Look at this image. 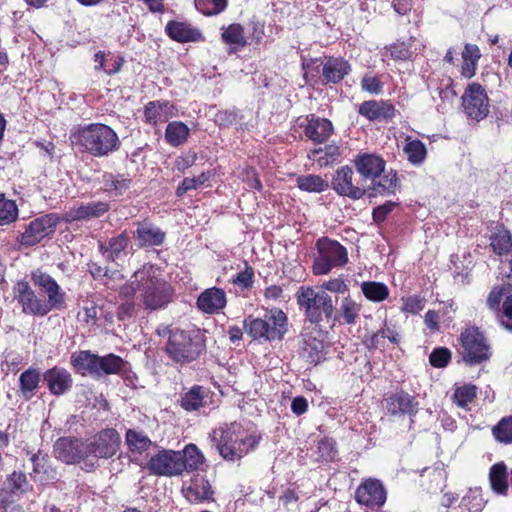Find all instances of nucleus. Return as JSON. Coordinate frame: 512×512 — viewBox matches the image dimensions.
<instances>
[{
    "label": "nucleus",
    "mask_w": 512,
    "mask_h": 512,
    "mask_svg": "<svg viewBox=\"0 0 512 512\" xmlns=\"http://www.w3.org/2000/svg\"><path fill=\"white\" fill-rule=\"evenodd\" d=\"M156 271L155 265L145 263L134 272V276L139 278L141 304L149 311L165 309L175 296L173 286Z\"/></svg>",
    "instance_id": "nucleus-5"
},
{
    "label": "nucleus",
    "mask_w": 512,
    "mask_h": 512,
    "mask_svg": "<svg viewBox=\"0 0 512 512\" xmlns=\"http://www.w3.org/2000/svg\"><path fill=\"white\" fill-rule=\"evenodd\" d=\"M181 465L180 451L163 448L149 458L144 469L158 477H177L182 475Z\"/></svg>",
    "instance_id": "nucleus-15"
},
{
    "label": "nucleus",
    "mask_w": 512,
    "mask_h": 512,
    "mask_svg": "<svg viewBox=\"0 0 512 512\" xmlns=\"http://www.w3.org/2000/svg\"><path fill=\"white\" fill-rule=\"evenodd\" d=\"M486 305L495 314L499 325L512 332V284L493 286L488 293Z\"/></svg>",
    "instance_id": "nucleus-11"
},
{
    "label": "nucleus",
    "mask_w": 512,
    "mask_h": 512,
    "mask_svg": "<svg viewBox=\"0 0 512 512\" xmlns=\"http://www.w3.org/2000/svg\"><path fill=\"white\" fill-rule=\"evenodd\" d=\"M189 135L190 129L182 121L170 122L165 130V140L173 147L183 145L187 141Z\"/></svg>",
    "instance_id": "nucleus-50"
},
{
    "label": "nucleus",
    "mask_w": 512,
    "mask_h": 512,
    "mask_svg": "<svg viewBox=\"0 0 512 512\" xmlns=\"http://www.w3.org/2000/svg\"><path fill=\"white\" fill-rule=\"evenodd\" d=\"M332 189L340 196L348 197L352 200H359L366 195V184L359 179L354 178L353 168L344 165L339 167L331 180Z\"/></svg>",
    "instance_id": "nucleus-17"
},
{
    "label": "nucleus",
    "mask_w": 512,
    "mask_h": 512,
    "mask_svg": "<svg viewBox=\"0 0 512 512\" xmlns=\"http://www.w3.org/2000/svg\"><path fill=\"white\" fill-rule=\"evenodd\" d=\"M127 362L119 355L109 353L96 356V372L94 378L107 375H121L125 371Z\"/></svg>",
    "instance_id": "nucleus-36"
},
{
    "label": "nucleus",
    "mask_w": 512,
    "mask_h": 512,
    "mask_svg": "<svg viewBox=\"0 0 512 512\" xmlns=\"http://www.w3.org/2000/svg\"><path fill=\"white\" fill-rule=\"evenodd\" d=\"M481 51L476 44L466 43L462 51L461 75L470 79L476 74Z\"/></svg>",
    "instance_id": "nucleus-45"
},
{
    "label": "nucleus",
    "mask_w": 512,
    "mask_h": 512,
    "mask_svg": "<svg viewBox=\"0 0 512 512\" xmlns=\"http://www.w3.org/2000/svg\"><path fill=\"white\" fill-rule=\"evenodd\" d=\"M403 152L408 162L416 167L421 166L427 158V148L425 144L419 139H412L410 136H407L405 139Z\"/></svg>",
    "instance_id": "nucleus-47"
},
{
    "label": "nucleus",
    "mask_w": 512,
    "mask_h": 512,
    "mask_svg": "<svg viewBox=\"0 0 512 512\" xmlns=\"http://www.w3.org/2000/svg\"><path fill=\"white\" fill-rule=\"evenodd\" d=\"M197 158V153L189 150L175 159V169L180 173H185L187 169L191 168L196 163Z\"/></svg>",
    "instance_id": "nucleus-63"
},
{
    "label": "nucleus",
    "mask_w": 512,
    "mask_h": 512,
    "mask_svg": "<svg viewBox=\"0 0 512 512\" xmlns=\"http://www.w3.org/2000/svg\"><path fill=\"white\" fill-rule=\"evenodd\" d=\"M210 438L220 456L228 462L241 460L254 451L262 439L261 435L248 433L237 421L221 423L212 430Z\"/></svg>",
    "instance_id": "nucleus-2"
},
{
    "label": "nucleus",
    "mask_w": 512,
    "mask_h": 512,
    "mask_svg": "<svg viewBox=\"0 0 512 512\" xmlns=\"http://www.w3.org/2000/svg\"><path fill=\"white\" fill-rule=\"evenodd\" d=\"M462 359L469 366L483 364L492 356L491 346L484 332L477 326H466L460 334Z\"/></svg>",
    "instance_id": "nucleus-9"
},
{
    "label": "nucleus",
    "mask_w": 512,
    "mask_h": 512,
    "mask_svg": "<svg viewBox=\"0 0 512 512\" xmlns=\"http://www.w3.org/2000/svg\"><path fill=\"white\" fill-rule=\"evenodd\" d=\"M175 105L168 100H153L145 104L143 109L144 122L157 126L167 122L173 116Z\"/></svg>",
    "instance_id": "nucleus-33"
},
{
    "label": "nucleus",
    "mask_w": 512,
    "mask_h": 512,
    "mask_svg": "<svg viewBox=\"0 0 512 512\" xmlns=\"http://www.w3.org/2000/svg\"><path fill=\"white\" fill-rule=\"evenodd\" d=\"M316 461L322 464L332 463L338 460V448L335 439L325 436L317 442Z\"/></svg>",
    "instance_id": "nucleus-49"
},
{
    "label": "nucleus",
    "mask_w": 512,
    "mask_h": 512,
    "mask_svg": "<svg viewBox=\"0 0 512 512\" xmlns=\"http://www.w3.org/2000/svg\"><path fill=\"white\" fill-rule=\"evenodd\" d=\"M96 356L90 350H81L71 355L70 364L74 371L81 376L94 377L96 372Z\"/></svg>",
    "instance_id": "nucleus-41"
},
{
    "label": "nucleus",
    "mask_w": 512,
    "mask_h": 512,
    "mask_svg": "<svg viewBox=\"0 0 512 512\" xmlns=\"http://www.w3.org/2000/svg\"><path fill=\"white\" fill-rule=\"evenodd\" d=\"M155 333L166 338L163 352L172 365L184 367L198 361L207 349L206 330L192 327L183 329L159 324Z\"/></svg>",
    "instance_id": "nucleus-1"
},
{
    "label": "nucleus",
    "mask_w": 512,
    "mask_h": 512,
    "mask_svg": "<svg viewBox=\"0 0 512 512\" xmlns=\"http://www.w3.org/2000/svg\"><path fill=\"white\" fill-rule=\"evenodd\" d=\"M110 210V204L105 201L91 202L81 204L76 208H71L65 213L64 220L66 222L90 220L99 218Z\"/></svg>",
    "instance_id": "nucleus-34"
},
{
    "label": "nucleus",
    "mask_w": 512,
    "mask_h": 512,
    "mask_svg": "<svg viewBox=\"0 0 512 512\" xmlns=\"http://www.w3.org/2000/svg\"><path fill=\"white\" fill-rule=\"evenodd\" d=\"M19 209L14 200L7 199L0 194V225H10L18 219Z\"/></svg>",
    "instance_id": "nucleus-56"
},
{
    "label": "nucleus",
    "mask_w": 512,
    "mask_h": 512,
    "mask_svg": "<svg viewBox=\"0 0 512 512\" xmlns=\"http://www.w3.org/2000/svg\"><path fill=\"white\" fill-rule=\"evenodd\" d=\"M138 280L139 278L137 279L133 273L131 279L120 287L119 296L122 300L134 301L136 293H140V283Z\"/></svg>",
    "instance_id": "nucleus-62"
},
{
    "label": "nucleus",
    "mask_w": 512,
    "mask_h": 512,
    "mask_svg": "<svg viewBox=\"0 0 512 512\" xmlns=\"http://www.w3.org/2000/svg\"><path fill=\"white\" fill-rule=\"evenodd\" d=\"M185 499L192 504L214 501V491L209 480L200 474L194 475L182 488Z\"/></svg>",
    "instance_id": "nucleus-26"
},
{
    "label": "nucleus",
    "mask_w": 512,
    "mask_h": 512,
    "mask_svg": "<svg viewBox=\"0 0 512 512\" xmlns=\"http://www.w3.org/2000/svg\"><path fill=\"white\" fill-rule=\"evenodd\" d=\"M55 457L61 462L72 465L83 462L87 472L99 467L98 460L89 458L87 441L72 436L60 437L53 446Z\"/></svg>",
    "instance_id": "nucleus-10"
},
{
    "label": "nucleus",
    "mask_w": 512,
    "mask_h": 512,
    "mask_svg": "<svg viewBox=\"0 0 512 512\" xmlns=\"http://www.w3.org/2000/svg\"><path fill=\"white\" fill-rule=\"evenodd\" d=\"M43 380L48 391L54 396H61L73 387L71 373L64 367L54 366L43 373Z\"/></svg>",
    "instance_id": "nucleus-27"
},
{
    "label": "nucleus",
    "mask_w": 512,
    "mask_h": 512,
    "mask_svg": "<svg viewBox=\"0 0 512 512\" xmlns=\"http://www.w3.org/2000/svg\"><path fill=\"white\" fill-rule=\"evenodd\" d=\"M227 305V296L224 289L210 287L202 291L196 300L197 308L209 315L217 314Z\"/></svg>",
    "instance_id": "nucleus-29"
},
{
    "label": "nucleus",
    "mask_w": 512,
    "mask_h": 512,
    "mask_svg": "<svg viewBox=\"0 0 512 512\" xmlns=\"http://www.w3.org/2000/svg\"><path fill=\"white\" fill-rule=\"evenodd\" d=\"M14 297L26 315L43 317L56 309L47 299L39 297L25 280L15 284Z\"/></svg>",
    "instance_id": "nucleus-14"
},
{
    "label": "nucleus",
    "mask_w": 512,
    "mask_h": 512,
    "mask_svg": "<svg viewBox=\"0 0 512 512\" xmlns=\"http://www.w3.org/2000/svg\"><path fill=\"white\" fill-rule=\"evenodd\" d=\"M180 461L182 474L190 473L197 471L204 464L205 457L196 444L189 443L180 451Z\"/></svg>",
    "instance_id": "nucleus-43"
},
{
    "label": "nucleus",
    "mask_w": 512,
    "mask_h": 512,
    "mask_svg": "<svg viewBox=\"0 0 512 512\" xmlns=\"http://www.w3.org/2000/svg\"><path fill=\"white\" fill-rule=\"evenodd\" d=\"M361 291L367 300L376 303L386 300L390 294L388 286L377 281L362 282Z\"/></svg>",
    "instance_id": "nucleus-52"
},
{
    "label": "nucleus",
    "mask_w": 512,
    "mask_h": 512,
    "mask_svg": "<svg viewBox=\"0 0 512 512\" xmlns=\"http://www.w3.org/2000/svg\"><path fill=\"white\" fill-rule=\"evenodd\" d=\"M317 255L312 264L314 275H327L335 268L344 267L348 261V251L339 241L320 237L315 243Z\"/></svg>",
    "instance_id": "nucleus-8"
},
{
    "label": "nucleus",
    "mask_w": 512,
    "mask_h": 512,
    "mask_svg": "<svg viewBox=\"0 0 512 512\" xmlns=\"http://www.w3.org/2000/svg\"><path fill=\"white\" fill-rule=\"evenodd\" d=\"M133 238L139 248H151L162 246L166 239V233L159 227L152 224L148 219L138 221Z\"/></svg>",
    "instance_id": "nucleus-25"
},
{
    "label": "nucleus",
    "mask_w": 512,
    "mask_h": 512,
    "mask_svg": "<svg viewBox=\"0 0 512 512\" xmlns=\"http://www.w3.org/2000/svg\"><path fill=\"white\" fill-rule=\"evenodd\" d=\"M396 108L389 100H367L359 105L358 113L370 122H390L396 116Z\"/></svg>",
    "instance_id": "nucleus-24"
},
{
    "label": "nucleus",
    "mask_w": 512,
    "mask_h": 512,
    "mask_svg": "<svg viewBox=\"0 0 512 512\" xmlns=\"http://www.w3.org/2000/svg\"><path fill=\"white\" fill-rule=\"evenodd\" d=\"M70 139L80 152L96 158L107 157L121 146L118 134L104 123L79 126L71 134Z\"/></svg>",
    "instance_id": "nucleus-4"
},
{
    "label": "nucleus",
    "mask_w": 512,
    "mask_h": 512,
    "mask_svg": "<svg viewBox=\"0 0 512 512\" xmlns=\"http://www.w3.org/2000/svg\"><path fill=\"white\" fill-rule=\"evenodd\" d=\"M362 90L378 95L383 91V83L378 76L364 75L361 79Z\"/></svg>",
    "instance_id": "nucleus-64"
},
{
    "label": "nucleus",
    "mask_w": 512,
    "mask_h": 512,
    "mask_svg": "<svg viewBox=\"0 0 512 512\" xmlns=\"http://www.w3.org/2000/svg\"><path fill=\"white\" fill-rule=\"evenodd\" d=\"M451 359L452 353L446 347H436L429 355V363L434 368H445Z\"/></svg>",
    "instance_id": "nucleus-59"
},
{
    "label": "nucleus",
    "mask_w": 512,
    "mask_h": 512,
    "mask_svg": "<svg viewBox=\"0 0 512 512\" xmlns=\"http://www.w3.org/2000/svg\"><path fill=\"white\" fill-rule=\"evenodd\" d=\"M356 172L361 177V181L367 184L368 182L375 181L385 171V159L372 152L358 153L352 160Z\"/></svg>",
    "instance_id": "nucleus-20"
},
{
    "label": "nucleus",
    "mask_w": 512,
    "mask_h": 512,
    "mask_svg": "<svg viewBox=\"0 0 512 512\" xmlns=\"http://www.w3.org/2000/svg\"><path fill=\"white\" fill-rule=\"evenodd\" d=\"M508 468L504 461L497 462L490 467L489 482L491 489L498 495L508 494Z\"/></svg>",
    "instance_id": "nucleus-42"
},
{
    "label": "nucleus",
    "mask_w": 512,
    "mask_h": 512,
    "mask_svg": "<svg viewBox=\"0 0 512 512\" xmlns=\"http://www.w3.org/2000/svg\"><path fill=\"white\" fill-rule=\"evenodd\" d=\"M414 37H410L407 41L397 40L385 49L389 53V57L394 61H407L413 56L412 46L415 42Z\"/></svg>",
    "instance_id": "nucleus-54"
},
{
    "label": "nucleus",
    "mask_w": 512,
    "mask_h": 512,
    "mask_svg": "<svg viewBox=\"0 0 512 512\" xmlns=\"http://www.w3.org/2000/svg\"><path fill=\"white\" fill-rule=\"evenodd\" d=\"M462 106L466 115L476 121L487 117L489 113V98L485 88L477 83H469L462 96Z\"/></svg>",
    "instance_id": "nucleus-19"
},
{
    "label": "nucleus",
    "mask_w": 512,
    "mask_h": 512,
    "mask_svg": "<svg viewBox=\"0 0 512 512\" xmlns=\"http://www.w3.org/2000/svg\"><path fill=\"white\" fill-rule=\"evenodd\" d=\"M207 394L208 391L205 387L195 384L181 393L179 405L186 412L198 411L204 406Z\"/></svg>",
    "instance_id": "nucleus-37"
},
{
    "label": "nucleus",
    "mask_w": 512,
    "mask_h": 512,
    "mask_svg": "<svg viewBox=\"0 0 512 512\" xmlns=\"http://www.w3.org/2000/svg\"><path fill=\"white\" fill-rule=\"evenodd\" d=\"M221 39L225 44L243 48L248 45L244 27L239 23L229 24L222 28Z\"/></svg>",
    "instance_id": "nucleus-53"
},
{
    "label": "nucleus",
    "mask_w": 512,
    "mask_h": 512,
    "mask_svg": "<svg viewBox=\"0 0 512 512\" xmlns=\"http://www.w3.org/2000/svg\"><path fill=\"white\" fill-rule=\"evenodd\" d=\"M490 247L498 256L507 255L512 249V235L504 224H498L490 236Z\"/></svg>",
    "instance_id": "nucleus-46"
},
{
    "label": "nucleus",
    "mask_w": 512,
    "mask_h": 512,
    "mask_svg": "<svg viewBox=\"0 0 512 512\" xmlns=\"http://www.w3.org/2000/svg\"><path fill=\"white\" fill-rule=\"evenodd\" d=\"M295 298L304 316L303 327L329 330L334 326L335 303L327 292L303 285L297 290Z\"/></svg>",
    "instance_id": "nucleus-3"
},
{
    "label": "nucleus",
    "mask_w": 512,
    "mask_h": 512,
    "mask_svg": "<svg viewBox=\"0 0 512 512\" xmlns=\"http://www.w3.org/2000/svg\"><path fill=\"white\" fill-rule=\"evenodd\" d=\"M362 304L356 302L351 296L342 299L338 311L334 312L335 322L345 325H354L359 319Z\"/></svg>",
    "instance_id": "nucleus-40"
},
{
    "label": "nucleus",
    "mask_w": 512,
    "mask_h": 512,
    "mask_svg": "<svg viewBox=\"0 0 512 512\" xmlns=\"http://www.w3.org/2000/svg\"><path fill=\"white\" fill-rule=\"evenodd\" d=\"M243 326L253 340L270 343L282 341L288 331V317L281 308L273 307L263 317L247 316Z\"/></svg>",
    "instance_id": "nucleus-7"
},
{
    "label": "nucleus",
    "mask_w": 512,
    "mask_h": 512,
    "mask_svg": "<svg viewBox=\"0 0 512 512\" xmlns=\"http://www.w3.org/2000/svg\"><path fill=\"white\" fill-rule=\"evenodd\" d=\"M328 330L314 327H303L301 331L300 357L311 365H318L325 360V339Z\"/></svg>",
    "instance_id": "nucleus-13"
},
{
    "label": "nucleus",
    "mask_w": 512,
    "mask_h": 512,
    "mask_svg": "<svg viewBox=\"0 0 512 512\" xmlns=\"http://www.w3.org/2000/svg\"><path fill=\"white\" fill-rule=\"evenodd\" d=\"M401 188L400 178L394 169L384 171L375 181L370 182L366 187L369 197L395 195Z\"/></svg>",
    "instance_id": "nucleus-31"
},
{
    "label": "nucleus",
    "mask_w": 512,
    "mask_h": 512,
    "mask_svg": "<svg viewBox=\"0 0 512 512\" xmlns=\"http://www.w3.org/2000/svg\"><path fill=\"white\" fill-rule=\"evenodd\" d=\"M130 238L126 230L115 235L105 242L98 243V250L107 262H116L122 256L127 255L130 246Z\"/></svg>",
    "instance_id": "nucleus-32"
},
{
    "label": "nucleus",
    "mask_w": 512,
    "mask_h": 512,
    "mask_svg": "<svg viewBox=\"0 0 512 512\" xmlns=\"http://www.w3.org/2000/svg\"><path fill=\"white\" fill-rule=\"evenodd\" d=\"M34 286L47 294L49 301L56 309L63 307L65 303V292L61 290L56 280L41 269L33 270L30 274Z\"/></svg>",
    "instance_id": "nucleus-23"
},
{
    "label": "nucleus",
    "mask_w": 512,
    "mask_h": 512,
    "mask_svg": "<svg viewBox=\"0 0 512 512\" xmlns=\"http://www.w3.org/2000/svg\"><path fill=\"white\" fill-rule=\"evenodd\" d=\"M167 36L178 43L200 42L204 40L202 32L184 21L170 20L165 26Z\"/></svg>",
    "instance_id": "nucleus-30"
},
{
    "label": "nucleus",
    "mask_w": 512,
    "mask_h": 512,
    "mask_svg": "<svg viewBox=\"0 0 512 512\" xmlns=\"http://www.w3.org/2000/svg\"><path fill=\"white\" fill-rule=\"evenodd\" d=\"M341 155L340 146L336 143L326 144L324 147L310 150L308 158L316 160L319 166L325 167L336 162Z\"/></svg>",
    "instance_id": "nucleus-48"
},
{
    "label": "nucleus",
    "mask_w": 512,
    "mask_h": 512,
    "mask_svg": "<svg viewBox=\"0 0 512 512\" xmlns=\"http://www.w3.org/2000/svg\"><path fill=\"white\" fill-rule=\"evenodd\" d=\"M355 501L372 510L384 506L387 500V490L381 480L373 477L363 478L354 494Z\"/></svg>",
    "instance_id": "nucleus-18"
},
{
    "label": "nucleus",
    "mask_w": 512,
    "mask_h": 512,
    "mask_svg": "<svg viewBox=\"0 0 512 512\" xmlns=\"http://www.w3.org/2000/svg\"><path fill=\"white\" fill-rule=\"evenodd\" d=\"M452 391V403L466 411L470 410V405L474 403L478 395V387L472 383H455Z\"/></svg>",
    "instance_id": "nucleus-39"
},
{
    "label": "nucleus",
    "mask_w": 512,
    "mask_h": 512,
    "mask_svg": "<svg viewBox=\"0 0 512 512\" xmlns=\"http://www.w3.org/2000/svg\"><path fill=\"white\" fill-rule=\"evenodd\" d=\"M296 186L301 191L309 193H321L328 189L329 183L320 175L307 174L297 176Z\"/></svg>",
    "instance_id": "nucleus-51"
},
{
    "label": "nucleus",
    "mask_w": 512,
    "mask_h": 512,
    "mask_svg": "<svg viewBox=\"0 0 512 512\" xmlns=\"http://www.w3.org/2000/svg\"><path fill=\"white\" fill-rule=\"evenodd\" d=\"M305 137L314 144H326L329 138L334 134L333 123L324 117L316 114H308L305 116L304 122L299 124Z\"/></svg>",
    "instance_id": "nucleus-22"
},
{
    "label": "nucleus",
    "mask_w": 512,
    "mask_h": 512,
    "mask_svg": "<svg viewBox=\"0 0 512 512\" xmlns=\"http://www.w3.org/2000/svg\"><path fill=\"white\" fill-rule=\"evenodd\" d=\"M229 0H194L196 9L204 16H215L224 12Z\"/></svg>",
    "instance_id": "nucleus-57"
},
{
    "label": "nucleus",
    "mask_w": 512,
    "mask_h": 512,
    "mask_svg": "<svg viewBox=\"0 0 512 512\" xmlns=\"http://www.w3.org/2000/svg\"><path fill=\"white\" fill-rule=\"evenodd\" d=\"M255 280V271L254 268L245 262L244 270L237 273L233 276L230 282L238 287L241 291L250 290L253 287Z\"/></svg>",
    "instance_id": "nucleus-58"
},
{
    "label": "nucleus",
    "mask_w": 512,
    "mask_h": 512,
    "mask_svg": "<svg viewBox=\"0 0 512 512\" xmlns=\"http://www.w3.org/2000/svg\"><path fill=\"white\" fill-rule=\"evenodd\" d=\"M495 441L504 444H512V415L502 417L491 429Z\"/></svg>",
    "instance_id": "nucleus-55"
},
{
    "label": "nucleus",
    "mask_w": 512,
    "mask_h": 512,
    "mask_svg": "<svg viewBox=\"0 0 512 512\" xmlns=\"http://www.w3.org/2000/svg\"><path fill=\"white\" fill-rule=\"evenodd\" d=\"M387 412L392 416H414L418 412V402L404 390L390 394L386 399Z\"/></svg>",
    "instance_id": "nucleus-28"
},
{
    "label": "nucleus",
    "mask_w": 512,
    "mask_h": 512,
    "mask_svg": "<svg viewBox=\"0 0 512 512\" xmlns=\"http://www.w3.org/2000/svg\"><path fill=\"white\" fill-rule=\"evenodd\" d=\"M399 202L386 201L384 204L374 207L372 210V219L376 224L383 223L388 215L399 206Z\"/></svg>",
    "instance_id": "nucleus-61"
},
{
    "label": "nucleus",
    "mask_w": 512,
    "mask_h": 512,
    "mask_svg": "<svg viewBox=\"0 0 512 512\" xmlns=\"http://www.w3.org/2000/svg\"><path fill=\"white\" fill-rule=\"evenodd\" d=\"M125 443L128 451L134 457L142 456L152 445V441L148 435L144 431L136 429H128L126 431ZM133 461L137 462V458H134Z\"/></svg>",
    "instance_id": "nucleus-38"
},
{
    "label": "nucleus",
    "mask_w": 512,
    "mask_h": 512,
    "mask_svg": "<svg viewBox=\"0 0 512 512\" xmlns=\"http://www.w3.org/2000/svg\"><path fill=\"white\" fill-rule=\"evenodd\" d=\"M41 373L38 368L29 367L19 376V393L25 400H30L39 387Z\"/></svg>",
    "instance_id": "nucleus-44"
},
{
    "label": "nucleus",
    "mask_w": 512,
    "mask_h": 512,
    "mask_svg": "<svg viewBox=\"0 0 512 512\" xmlns=\"http://www.w3.org/2000/svg\"><path fill=\"white\" fill-rule=\"evenodd\" d=\"M240 179L242 180V182L246 183L250 189L262 192L263 184L260 180L258 172L254 167L246 166L245 168H243L240 174Z\"/></svg>",
    "instance_id": "nucleus-60"
},
{
    "label": "nucleus",
    "mask_w": 512,
    "mask_h": 512,
    "mask_svg": "<svg viewBox=\"0 0 512 512\" xmlns=\"http://www.w3.org/2000/svg\"><path fill=\"white\" fill-rule=\"evenodd\" d=\"M27 455H30L32 463L30 476L35 482L55 484L59 480L57 467L47 452L38 449L36 452L27 451Z\"/></svg>",
    "instance_id": "nucleus-21"
},
{
    "label": "nucleus",
    "mask_w": 512,
    "mask_h": 512,
    "mask_svg": "<svg viewBox=\"0 0 512 512\" xmlns=\"http://www.w3.org/2000/svg\"><path fill=\"white\" fill-rule=\"evenodd\" d=\"M59 223L60 217L56 213L37 217L25 226V230L17 237V242L24 247L35 246L44 238L51 237Z\"/></svg>",
    "instance_id": "nucleus-12"
},
{
    "label": "nucleus",
    "mask_w": 512,
    "mask_h": 512,
    "mask_svg": "<svg viewBox=\"0 0 512 512\" xmlns=\"http://www.w3.org/2000/svg\"><path fill=\"white\" fill-rule=\"evenodd\" d=\"M132 183L129 174L104 172L101 190L109 196L120 197L132 187Z\"/></svg>",
    "instance_id": "nucleus-35"
},
{
    "label": "nucleus",
    "mask_w": 512,
    "mask_h": 512,
    "mask_svg": "<svg viewBox=\"0 0 512 512\" xmlns=\"http://www.w3.org/2000/svg\"><path fill=\"white\" fill-rule=\"evenodd\" d=\"M120 446L121 437L114 428L102 429L91 440H87L88 455L93 460L112 458Z\"/></svg>",
    "instance_id": "nucleus-16"
},
{
    "label": "nucleus",
    "mask_w": 512,
    "mask_h": 512,
    "mask_svg": "<svg viewBox=\"0 0 512 512\" xmlns=\"http://www.w3.org/2000/svg\"><path fill=\"white\" fill-rule=\"evenodd\" d=\"M304 78L312 85L340 84L352 70L351 64L342 56L312 58L303 63Z\"/></svg>",
    "instance_id": "nucleus-6"
}]
</instances>
